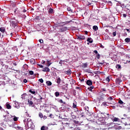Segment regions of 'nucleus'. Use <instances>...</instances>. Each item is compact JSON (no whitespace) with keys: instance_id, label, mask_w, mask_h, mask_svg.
Instances as JSON below:
<instances>
[{"instance_id":"obj_16","label":"nucleus","mask_w":130,"mask_h":130,"mask_svg":"<svg viewBox=\"0 0 130 130\" xmlns=\"http://www.w3.org/2000/svg\"><path fill=\"white\" fill-rule=\"evenodd\" d=\"M87 67H88V63H85L82 65L81 68H83V69H85L86 68H87Z\"/></svg>"},{"instance_id":"obj_37","label":"nucleus","mask_w":130,"mask_h":130,"mask_svg":"<svg viewBox=\"0 0 130 130\" xmlns=\"http://www.w3.org/2000/svg\"><path fill=\"white\" fill-rule=\"evenodd\" d=\"M96 57L98 58V59H99L101 57L100 54H96Z\"/></svg>"},{"instance_id":"obj_14","label":"nucleus","mask_w":130,"mask_h":130,"mask_svg":"<svg viewBox=\"0 0 130 130\" xmlns=\"http://www.w3.org/2000/svg\"><path fill=\"white\" fill-rule=\"evenodd\" d=\"M64 73L66 75H71V74H72V71H71V70H68L67 71H64Z\"/></svg>"},{"instance_id":"obj_33","label":"nucleus","mask_w":130,"mask_h":130,"mask_svg":"<svg viewBox=\"0 0 130 130\" xmlns=\"http://www.w3.org/2000/svg\"><path fill=\"white\" fill-rule=\"evenodd\" d=\"M55 96L56 97H58V96H59V92L58 91H56L55 92Z\"/></svg>"},{"instance_id":"obj_8","label":"nucleus","mask_w":130,"mask_h":130,"mask_svg":"<svg viewBox=\"0 0 130 130\" xmlns=\"http://www.w3.org/2000/svg\"><path fill=\"white\" fill-rule=\"evenodd\" d=\"M67 30H68V27L67 26L60 28V32H65V31H67Z\"/></svg>"},{"instance_id":"obj_7","label":"nucleus","mask_w":130,"mask_h":130,"mask_svg":"<svg viewBox=\"0 0 130 130\" xmlns=\"http://www.w3.org/2000/svg\"><path fill=\"white\" fill-rule=\"evenodd\" d=\"M42 72H45L46 73H49L50 72V69L48 67H45L43 68Z\"/></svg>"},{"instance_id":"obj_1","label":"nucleus","mask_w":130,"mask_h":130,"mask_svg":"<svg viewBox=\"0 0 130 130\" xmlns=\"http://www.w3.org/2000/svg\"><path fill=\"white\" fill-rule=\"evenodd\" d=\"M8 57H7V55H3L1 56V58H0V63L2 67H4L5 66V64L4 62H6V60H7Z\"/></svg>"},{"instance_id":"obj_17","label":"nucleus","mask_w":130,"mask_h":130,"mask_svg":"<svg viewBox=\"0 0 130 130\" xmlns=\"http://www.w3.org/2000/svg\"><path fill=\"white\" fill-rule=\"evenodd\" d=\"M115 82L116 84H120V82H121V80L119 78H116L115 80Z\"/></svg>"},{"instance_id":"obj_4","label":"nucleus","mask_w":130,"mask_h":130,"mask_svg":"<svg viewBox=\"0 0 130 130\" xmlns=\"http://www.w3.org/2000/svg\"><path fill=\"white\" fill-rule=\"evenodd\" d=\"M72 107H73V108H76L75 109V112H76V113H77V114H81V111H79V109L77 108V103H73Z\"/></svg>"},{"instance_id":"obj_48","label":"nucleus","mask_w":130,"mask_h":130,"mask_svg":"<svg viewBox=\"0 0 130 130\" xmlns=\"http://www.w3.org/2000/svg\"><path fill=\"white\" fill-rule=\"evenodd\" d=\"M113 35L114 37L116 36V31L113 32Z\"/></svg>"},{"instance_id":"obj_49","label":"nucleus","mask_w":130,"mask_h":130,"mask_svg":"<svg viewBox=\"0 0 130 130\" xmlns=\"http://www.w3.org/2000/svg\"><path fill=\"white\" fill-rule=\"evenodd\" d=\"M58 102H59L60 103H63V101H62V100H59Z\"/></svg>"},{"instance_id":"obj_15","label":"nucleus","mask_w":130,"mask_h":130,"mask_svg":"<svg viewBox=\"0 0 130 130\" xmlns=\"http://www.w3.org/2000/svg\"><path fill=\"white\" fill-rule=\"evenodd\" d=\"M14 128H15L17 130H23V128L22 127L17 126H14Z\"/></svg>"},{"instance_id":"obj_45","label":"nucleus","mask_w":130,"mask_h":130,"mask_svg":"<svg viewBox=\"0 0 130 130\" xmlns=\"http://www.w3.org/2000/svg\"><path fill=\"white\" fill-rule=\"evenodd\" d=\"M52 116H53V114H50L48 116V117H50V118H52Z\"/></svg>"},{"instance_id":"obj_20","label":"nucleus","mask_w":130,"mask_h":130,"mask_svg":"<svg viewBox=\"0 0 130 130\" xmlns=\"http://www.w3.org/2000/svg\"><path fill=\"white\" fill-rule=\"evenodd\" d=\"M111 119H112V120H113V121H118V120H119V119L117 117H115L114 118H111Z\"/></svg>"},{"instance_id":"obj_56","label":"nucleus","mask_w":130,"mask_h":130,"mask_svg":"<svg viewBox=\"0 0 130 130\" xmlns=\"http://www.w3.org/2000/svg\"><path fill=\"white\" fill-rule=\"evenodd\" d=\"M43 118V119H46L47 118V117H46V116H44Z\"/></svg>"},{"instance_id":"obj_39","label":"nucleus","mask_w":130,"mask_h":130,"mask_svg":"<svg viewBox=\"0 0 130 130\" xmlns=\"http://www.w3.org/2000/svg\"><path fill=\"white\" fill-rule=\"evenodd\" d=\"M27 119H28V118L24 119L23 122H24V124H27Z\"/></svg>"},{"instance_id":"obj_40","label":"nucleus","mask_w":130,"mask_h":130,"mask_svg":"<svg viewBox=\"0 0 130 130\" xmlns=\"http://www.w3.org/2000/svg\"><path fill=\"white\" fill-rule=\"evenodd\" d=\"M39 82L42 83H43V82H44V81L43 80V79L41 78V79H39Z\"/></svg>"},{"instance_id":"obj_32","label":"nucleus","mask_w":130,"mask_h":130,"mask_svg":"<svg viewBox=\"0 0 130 130\" xmlns=\"http://www.w3.org/2000/svg\"><path fill=\"white\" fill-rule=\"evenodd\" d=\"M39 116L40 117V118H43V114H42L41 112H40L39 113Z\"/></svg>"},{"instance_id":"obj_12","label":"nucleus","mask_w":130,"mask_h":130,"mask_svg":"<svg viewBox=\"0 0 130 130\" xmlns=\"http://www.w3.org/2000/svg\"><path fill=\"white\" fill-rule=\"evenodd\" d=\"M56 80H57V81H56L57 84H58V85H59V84H60L61 82V79H60V77H58Z\"/></svg>"},{"instance_id":"obj_19","label":"nucleus","mask_w":130,"mask_h":130,"mask_svg":"<svg viewBox=\"0 0 130 130\" xmlns=\"http://www.w3.org/2000/svg\"><path fill=\"white\" fill-rule=\"evenodd\" d=\"M41 130H48V127L42 126L41 128Z\"/></svg>"},{"instance_id":"obj_60","label":"nucleus","mask_w":130,"mask_h":130,"mask_svg":"<svg viewBox=\"0 0 130 130\" xmlns=\"http://www.w3.org/2000/svg\"><path fill=\"white\" fill-rule=\"evenodd\" d=\"M36 20H39V16H37L36 17Z\"/></svg>"},{"instance_id":"obj_44","label":"nucleus","mask_w":130,"mask_h":130,"mask_svg":"<svg viewBox=\"0 0 130 130\" xmlns=\"http://www.w3.org/2000/svg\"><path fill=\"white\" fill-rule=\"evenodd\" d=\"M108 100H110V101H112V100H113V98H112V97L110 96L109 98H108Z\"/></svg>"},{"instance_id":"obj_61","label":"nucleus","mask_w":130,"mask_h":130,"mask_svg":"<svg viewBox=\"0 0 130 130\" xmlns=\"http://www.w3.org/2000/svg\"><path fill=\"white\" fill-rule=\"evenodd\" d=\"M23 13H26V12H27V10H23V11H22Z\"/></svg>"},{"instance_id":"obj_38","label":"nucleus","mask_w":130,"mask_h":130,"mask_svg":"<svg viewBox=\"0 0 130 130\" xmlns=\"http://www.w3.org/2000/svg\"><path fill=\"white\" fill-rule=\"evenodd\" d=\"M49 13H50L51 14L53 13V9L50 8V9H49Z\"/></svg>"},{"instance_id":"obj_55","label":"nucleus","mask_w":130,"mask_h":130,"mask_svg":"<svg viewBox=\"0 0 130 130\" xmlns=\"http://www.w3.org/2000/svg\"><path fill=\"white\" fill-rule=\"evenodd\" d=\"M86 72H87V73H88V74H90L91 73H92V72H91V71H90V70H87V71H86Z\"/></svg>"},{"instance_id":"obj_47","label":"nucleus","mask_w":130,"mask_h":130,"mask_svg":"<svg viewBox=\"0 0 130 130\" xmlns=\"http://www.w3.org/2000/svg\"><path fill=\"white\" fill-rule=\"evenodd\" d=\"M93 52H94V53H95L96 54H99V53H98V51H97V50H94V51H93Z\"/></svg>"},{"instance_id":"obj_51","label":"nucleus","mask_w":130,"mask_h":130,"mask_svg":"<svg viewBox=\"0 0 130 130\" xmlns=\"http://www.w3.org/2000/svg\"><path fill=\"white\" fill-rule=\"evenodd\" d=\"M38 66H39V67H40V68H43V66L42 64H38Z\"/></svg>"},{"instance_id":"obj_18","label":"nucleus","mask_w":130,"mask_h":130,"mask_svg":"<svg viewBox=\"0 0 130 130\" xmlns=\"http://www.w3.org/2000/svg\"><path fill=\"white\" fill-rule=\"evenodd\" d=\"M87 41L89 43H93V39L91 38H88Z\"/></svg>"},{"instance_id":"obj_36","label":"nucleus","mask_w":130,"mask_h":130,"mask_svg":"<svg viewBox=\"0 0 130 130\" xmlns=\"http://www.w3.org/2000/svg\"><path fill=\"white\" fill-rule=\"evenodd\" d=\"M29 74L31 76H32V75H34V72H33V71H29Z\"/></svg>"},{"instance_id":"obj_42","label":"nucleus","mask_w":130,"mask_h":130,"mask_svg":"<svg viewBox=\"0 0 130 130\" xmlns=\"http://www.w3.org/2000/svg\"><path fill=\"white\" fill-rule=\"evenodd\" d=\"M102 105L103 106H107V102H104L102 103Z\"/></svg>"},{"instance_id":"obj_22","label":"nucleus","mask_w":130,"mask_h":130,"mask_svg":"<svg viewBox=\"0 0 130 130\" xmlns=\"http://www.w3.org/2000/svg\"><path fill=\"white\" fill-rule=\"evenodd\" d=\"M6 107L7 109H12V106L9 104H6Z\"/></svg>"},{"instance_id":"obj_57","label":"nucleus","mask_w":130,"mask_h":130,"mask_svg":"<svg viewBox=\"0 0 130 130\" xmlns=\"http://www.w3.org/2000/svg\"><path fill=\"white\" fill-rule=\"evenodd\" d=\"M100 47L101 48H104V46L103 45H101L100 46Z\"/></svg>"},{"instance_id":"obj_52","label":"nucleus","mask_w":130,"mask_h":130,"mask_svg":"<svg viewBox=\"0 0 130 130\" xmlns=\"http://www.w3.org/2000/svg\"><path fill=\"white\" fill-rule=\"evenodd\" d=\"M28 81H27V79H24L23 80V83H27Z\"/></svg>"},{"instance_id":"obj_46","label":"nucleus","mask_w":130,"mask_h":130,"mask_svg":"<svg viewBox=\"0 0 130 130\" xmlns=\"http://www.w3.org/2000/svg\"><path fill=\"white\" fill-rule=\"evenodd\" d=\"M39 41L40 43H43V40L42 39L39 40Z\"/></svg>"},{"instance_id":"obj_63","label":"nucleus","mask_w":130,"mask_h":130,"mask_svg":"<svg viewBox=\"0 0 130 130\" xmlns=\"http://www.w3.org/2000/svg\"><path fill=\"white\" fill-rule=\"evenodd\" d=\"M102 91H106V89L105 88H103Z\"/></svg>"},{"instance_id":"obj_27","label":"nucleus","mask_w":130,"mask_h":130,"mask_svg":"<svg viewBox=\"0 0 130 130\" xmlns=\"http://www.w3.org/2000/svg\"><path fill=\"white\" fill-rule=\"evenodd\" d=\"M29 93H31V94H35L36 92L34 89H29Z\"/></svg>"},{"instance_id":"obj_29","label":"nucleus","mask_w":130,"mask_h":130,"mask_svg":"<svg viewBox=\"0 0 130 130\" xmlns=\"http://www.w3.org/2000/svg\"><path fill=\"white\" fill-rule=\"evenodd\" d=\"M13 120L14 121H18V117H17L16 116H13Z\"/></svg>"},{"instance_id":"obj_34","label":"nucleus","mask_w":130,"mask_h":130,"mask_svg":"<svg viewBox=\"0 0 130 130\" xmlns=\"http://www.w3.org/2000/svg\"><path fill=\"white\" fill-rule=\"evenodd\" d=\"M47 66L48 67H50V65L52 63V62H50V61L49 60H47Z\"/></svg>"},{"instance_id":"obj_30","label":"nucleus","mask_w":130,"mask_h":130,"mask_svg":"<svg viewBox=\"0 0 130 130\" xmlns=\"http://www.w3.org/2000/svg\"><path fill=\"white\" fill-rule=\"evenodd\" d=\"M116 69H118V70H119V69H121V66H120V64H116Z\"/></svg>"},{"instance_id":"obj_28","label":"nucleus","mask_w":130,"mask_h":130,"mask_svg":"<svg viewBox=\"0 0 130 130\" xmlns=\"http://www.w3.org/2000/svg\"><path fill=\"white\" fill-rule=\"evenodd\" d=\"M106 81H107V82H108V83H109L110 81V76H108L106 78Z\"/></svg>"},{"instance_id":"obj_41","label":"nucleus","mask_w":130,"mask_h":130,"mask_svg":"<svg viewBox=\"0 0 130 130\" xmlns=\"http://www.w3.org/2000/svg\"><path fill=\"white\" fill-rule=\"evenodd\" d=\"M75 89H76L77 90H79V91H81V90H82V88L81 87H76Z\"/></svg>"},{"instance_id":"obj_26","label":"nucleus","mask_w":130,"mask_h":130,"mask_svg":"<svg viewBox=\"0 0 130 130\" xmlns=\"http://www.w3.org/2000/svg\"><path fill=\"white\" fill-rule=\"evenodd\" d=\"M125 42H126L127 43H129L130 42V38H127L125 39L124 40Z\"/></svg>"},{"instance_id":"obj_31","label":"nucleus","mask_w":130,"mask_h":130,"mask_svg":"<svg viewBox=\"0 0 130 130\" xmlns=\"http://www.w3.org/2000/svg\"><path fill=\"white\" fill-rule=\"evenodd\" d=\"M30 62H31V63H32V64H34V63H35V62H36V61L34 59H31L30 60Z\"/></svg>"},{"instance_id":"obj_10","label":"nucleus","mask_w":130,"mask_h":130,"mask_svg":"<svg viewBox=\"0 0 130 130\" xmlns=\"http://www.w3.org/2000/svg\"><path fill=\"white\" fill-rule=\"evenodd\" d=\"M86 84L88 85V86H92V85L93 84V82H92L91 80H88L86 81Z\"/></svg>"},{"instance_id":"obj_24","label":"nucleus","mask_w":130,"mask_h":130,"mask_svg":"<svg viewBox=\"0 0 130 130\" xmlns=\"http://www.w3.org/2000/svg\"><path fill=\"white\" fill-rule=\"evenodd\" d=\"M46 84L47 86H51L52 85V83L50 81H46Z\"/></svg>"},{"instance_id":"obj_6","label":"nucleus","mask_w":130,"mask_h":130,"mask_svg":"<svg viewBox=\"0 0 130 130\" xmlns=\"http://www.w3.org/2000/svg\"><path fill=\"white\" fill-rule=\"evenodd\" d=\"M85 38H86V37H85V36L80 35L77 37V39H78V40H79V41L85 40Z\"/></svg>"},{"instance_id":"obj_50","label":"nucleus","mask_w":130,"mask_h":130,"mask_svg":"<svg viewBox=\"0 0 130 130\" xmlns=\"http://www.w3.org/2000/svg\"><path fill=\"white\" fill-rule=\"evenodd\" d=\"M81 106H85V104H84V102H82V103H81Z\"/></svg>"},{"instance_id":"obj_54","label":"nucleus","mask_w":130,"mask_h":130,"mask_svg":"<svg viewBox=\"0 0 130 130\" xmlns=\"http://www.w3.org/2000/svg\"><path fill=\"white\" fill-rule=\"evenodd\" d=\"M126 30V31H127L128 33H129V32H130L129 29L126 28V29H124V30Z\"/></svg>"},{"instance_id":"obj_58","label":"nucleus","mask_w":130,"mask_h":130,"mask_svg":"<svg viewBox=\"0 0 130 130\" xmlns=\"http://www.w3.org/2000/svg\"><path fill=\"white\" fill-rule=\"evenodd\" d=\"M123 16L124 17V18H126V14H123Z\"/></svg>"},{"instance_id":"obj_3","label":"nucleus","mask_w":130,"mask_h":130,"mask_svg":"<svg viewBox=\"0 0 130 130\" xmlns=\"http://www.w3.org/2000/svg\"><path fill=\"white\" fill-rule=\"evenodd\" d=\"M4 117H5L4 120V121H6L7 122L9 121H11L12 120V119L13 118L12 116L9 115H6L4 116Z\"/></svg>"},{"instance_id":"obj_64","label":"nucleus","mask_w":130,"mask_h":130,"mask_svg":"<svg viewBox=\"0 0 130 130\" xmlns=\"http://www.w3.org/2000/svg\"><path fill=\"white\" fill-rule=\"evenodd\" d=\"M0 130H5V129H4V128L3 127H0Z\"/></svg>"},{"instance_id":"obj_2","label":"nucleus","mask_w":130,"mask_h":130,"mask_svg":"<svg viewBox=\"0 0 130 130\" xmlns=\"http://www.w3.org/2000/svg\"><path fill=\"white\" fill-rule=\"evenodd\" d=\"M27 125L28 127L30 128H33V125H34V124L33 123V122H32V119L30 118L27 119Z\"/></svg>"},{"instance_id":"obj_21","label":"nucleus","mask_w":130,"mask_h":130,"mask_svg":"<svg viewBox=\"0 0 130 130\" xmlns=\"http://www.w3.org/2000/svg\"><path fill=\"white\" fill-rule=\"evenodd\" d=\"M93 89H94V85H92L88 88V91H90L91 92H92V90H93Z\"/></svg>"},{"instance_id":"obj_25","label":"nucleus","mask_w":130,"mask_h":130,"mask_svg":"<svg viewBox=\"0 0 130 130\" xmlns=\"http://www.w3.org/2000/svg\"><path fill=\"white\" fill-rule=\"evenodd\" d=\"M118 103L119 104H120V105H123V104H125V103L120 99L118 101Z\"/></svg>"},{"instance_id":"obj_9","label":"nucleus","mask_w":130,"mask_h":130,"mask_svg":"<svg viewBox=\"0 0 130 130\" xmlns=\"http://www.w3.org/2000/svg\"><path fill=\"white\" fill-rule=\"evenodd\" d=\"M28 103L29 105V106H31L32 107H34V103L32 102V101H30L29 100H28Z\"/></svg>"},{"instance_id":"obj_11","label":"nucleus","mask_w":130,"mask_h":130,"mask_svg":"<svg viewBox=\"0 0 130 130\" xmlns=\"http://www.w3.org/2000/svg\"><path fill=\"white\" fill-rule=\"evenodd\" d=\"M11 26H13L14 27H16L17 26V22L16 21H13L11 23Z\"/></svg>"},{"instance_id":"obj_53","label":"nucleus","mask_w":130,"mask_h":130,"mask_svg":"<svg viewBox=\"0 0 130 130\" xmlns=\"http://www.w3.org/2000/svg\"><path fill=\"white\" fill-rule=\"evenodd\" d=\"M111 107H112V108H113V109H115V108H116L115 106H112Z\"/></svg>"},{"instance_id":"obj_35","label":"nucleus","mask_w":130,"mask_h":130,"mask_svg":"<svg viewBox=\"0 0 130 130\" xmlns=\"http://www.w3.org/2000/svg\"><path fill=\"white\" fill-rule=\"evenodd\" d=\"M85 111H89V107L86 106L84 108Z\"/></svg>"},{"instance_id":"obj_5","label":"nucleus","mask_w":130,"mask_h":130,"mask_svg":"<svg viewBox=\"0 0 130 130\" xmlns=\"http://www.w3.org/2000/svg\"><path fill=\"white\" fill-rule=\"evenodd\" d=\"M123 117H126L127 119H129L130 118V111L127 112L125 114H123Z\"/></svg>"},{"instance_id":"obj_13","label":"nucleus","mask_w":130,"mask_h":130,"mask_svg":"<svg viewBox=\"0 0 130 130\" xmlns=\"http://www.w3.org/2000/svg\"><path fill=\"white\" fill-rule=\"evenodd\" d=\"M0 31L2 32V33H5L6 32V28L3 27H0Z\"/></svg>"},{"instance_id":"obj_23","label":"nucleus","mask_w":130,"mask_h":130,"mask_svg":"<svg viewBox=\"0 0 130 130\" xmlns=\"http://www.w3.org/2000/svg\"><path fill=\"white\" fill-rule=\"evenodd\" d=\"M92 29L94 30V31H98V26H97L96 25H94L92 27Z\"/></svg>"},{"instance_id":"obj_62","label":"nucleus","mask_w":130,"mask_h":130,"mask_svg":"<svg viewBox=\"0 0 130 130\" xmlns=\"http://www.w3.org/2000/svg\"><path fill=\"white\" fill-rule=\"evenodd\" d=\"M85 80L84 79L81 80V82H84Z\"/></svg>"},{"instance_id":"obj_43","label":"nucleus","mask_w":130,"mask_h":130,"mask_svg":"<svg viewBox=\"0 0 130 130\" xmlns=\"http://www.w3.org/2000/svg\"><path fill=\"white\" fill-rule=\"evenodd\" d=\"M67 11H68L69 12H72V9H71L70 7H68L67 8Z\"/></svg>"},{"instance_id":"obj_59","label":"nucleus","mask_w":130,"mask_h":130,"mask_svg":"<svg viewBox=\"0 0 130 130\" xmlns=\"http://www.w3.org/2000/svg\"><path fill=\"white\" fill-rule=\"evenodd\" d=\"M42 64H44V63H45V61L43 60V61H42Z\"/></svg>"}]
</instances>
